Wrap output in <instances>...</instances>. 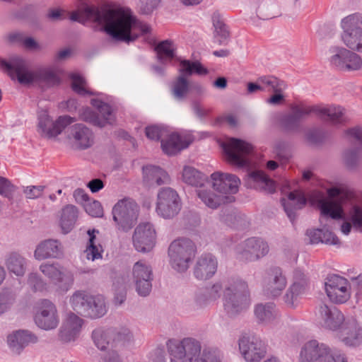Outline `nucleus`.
Wrapping results in <instances>:
<instances>
[{
    "label": "nucleus",
    "mask_w": 362,
    "mask_h": 362,
    "mask_svg": "<svg viewBox=\"0 0 362 362\" xmlns=\"http://www.w3.org/2000/svg\"><path fill=\"white\" fill-rule=\"evenodd\" d=\"M221 295L223 310L230 317L245 313L252 303L248 284L240 277L216 281L203 293L197 296L196 303L199 306H205L220 298Z\"/></svg>",
    "instance_id": "nucleus-1"
},
{
    "label": "nucleus",
    "mask_w": 362,
    "mask_h": 362,
    "mask_svg": "<svg viewBox=\"0 0 362 362\" xmlns=\"http://www.w3.org/2000/svg\"><path fill=\"white\" fill-rule=\"evenodd\" d=\"M1 68L6 70L12 80H17L21 84H45L48 86L59 83V78L55 71L50 68L32 71L25 59L20 57H13L9 60L0 62Z\"/></svg>",
    "instance_id": "nucleus-2"
},
{
    "label": "nucleus",
    "mask_w": 362,
    "mask_h": 362,
    "mask_svg": "<svg viewBox=\"0 0 362 362\" xmlns=\"http://www.w3.org/2000/svg\"><path fill=\"white\" fill-rule=\"evenodd\" d=\"M213 188L220 194L206 189H199L197 195L202 202L209 208L215 209L221 204L230 203L235 200L230 194L238 192L240 180L235 175L214 172L211 175Z\"/></svg>",
    "instance_id": "nucleus-3"
},
{
    "label": "nucleus",
    "mask_w": 362,
    "mask_h": 362,
    "mask_svg": "<svg viewBox=\"0 0 362 362\" xmlns=\"http://www.w3.org/2000/svg\"><path fill=\"white\" fill-rule=\"evenodd\" d=\"M312 112L332 124H339L343 122L344 109L341 106H310L300 103L291 107V112L282 120L283 124L287 129L297 127L300 119Z\"/></svg>",
    "instance_id": "nucleus-4"
},
{
    "label": "nucleus",
    "mask_w": 362,
    "mask_h": 362,
    "mask_svg": "<svg viewBox=\"0 0 362 362\" xmlns=\"http://www.w3.org/2000/svg\"><path fill=\"white\" fill-rule=\"evenodd\" d=\"M226 161L237 168H251L254 165V146L243 139L230 138L222 143Z\"/></svg>",
    "instance_id": "nucleus-5"
},
{
    "label": "nucleus",
    "mask_w": 362,
    "mask_h": 362,
    "mask_svg": "<svg viewBox=\"0 0 362 362\" xmlns=\"http://www.w3.org/2000/svg\"><path fill=\"white\" fill-rule=\"evenodd\" d=\"M196 246L187 238H178L168 247L169 264L177 272H185L189 267L196 253Z\"/></svg>",
    "instance_id": "nucleus-6"
},
{
    "label": "nucleus",
    "mask_w": 362,
    "mask_h": 362,
    "mask_svg": "<svg viewBox=\"0 0 362 362\" xmlns=\"http://www.w3.org/2000/svg\"><path fill=\"white\" fill-rule=\"evenodd\" d=\"M329 64L341 71H356L362 69V58L344 47L332 46L328 50Z\"/></svg>",
    "instance_id": "nucleus-7"
},
{
    "label": "nucleus",
    "mask_w": 362,
    "mask_h": 362,
    "mask_svg": "<svg viewBox=\"0 0 362 362\" xmlns=\"http://www.w3.org/2000/svg\"><path fill=\"white\" fill-rule=\"evenodd\" d=\"M201 349L200 343L192 338L170 340L168 343L170 362H195L201 354Z\"/></svg>",
    "instance_id": "nucleus-8"
},
{
    "label": "nucleus",
    "mask_w": 362,
    "mask_h": 362,
    "mask_svg": "<svg viewBox=\"0 0 362 362\" xmlns=\"http://www.w3.org/2000/svg\"><path fill=\"white\" fill-rule=\"evenodd\" d=\"M179 71L181 75L173 83L172 93L175 99L182 100L186 97L190 89V85L183 74L204 76L208 74V70L199 62H192L189 60H182L180 62Z\"/></svg>",
    "instance_id": "nucleus-9"
},
{
    "label": "nucleus",
    "mask_w": 362,
    "mask_h": 362,
    "mask_svg": "<svg viewBox=\"0 0 362 362\" xmlns=\"http://www.w3.org/2000/svg\"><path fill=\"white\" fill-rule=\"evenodd\" d=\"M39 269L46 278L57 286V290L60 292H67L74 284V276L73 272L64 267L59 262H43L40 265Z\"/></svg>",
    "instance_id": "nucleus-10"
},
{
    "label": "nucleus",
    "mask_w": 362,
    "mask_h": 362,
    "mask_svg": "<svg viewBox=\"0 0 362 362\" xmlns=\"http://www.w3.org/2000/svg\"><path fill=\"white\" fill-rule=\"evenodd\" d=\"M139 207L131 199L119 200L112 209L113 220L118 228L127 231L133 227L139 216Z\"/></svg>",
    "instance_id": "nucleus-11"
},
{
    "label": "nucleus",
    "mask_w": 362,
    "mask_h": 362,
    "mask_svg": "<svg viewBox=\"0 0 362 362\" xmlns=\"http://www.w3.org/2000/svg\"><path fill=\"white\" fill-rule=\"evenodd\" d=\"M269 247L266 241L256 237L249 238L235 247L236 258L242 262H255L266 256Z\"/></svg>",
    "instance_id": "nucleus-12"
},
{
    "label": "nucleus",
    "mask_w": 362,
    "mask_h": 362,
    "mask_svg": "<svg viewBox=\"0 0 362 362\" xmlns=\"http://www.w3.org/2000/svg\"><path fill=\"white\" fill-rule=\"evenodd\" d=\"M74 122V118L67 115L60 116L54 121L47 110H42L37 114V130L43 137L53 138L60 134Z\"/></svg>",
    "instance_id": "nucleus-13"
},
{
    "label": "nucleus",
    "mask_w": 362,
    "mask_h": 362,
    "mask_svg": "<svg viewBox=\"0 0 362 362\" xmlns=\"http://www.w3.org/2000/svg\"><path fill=\"white\" fill-rule=\"evenodd\" d=\"M90 103L98 110L99 115H97L89 107H86L79 112L81 119L100 127L114 123L115 115L107 103L100 98H93Z\"/></svg>",
    "instance_id": "nucleus-14"
},
{
    "label": "nucleus",
    "mask_w": 362,
    "mask_h": 362,
    "mask_svg": "<svg viewBox=\"0 0 362 362\" xmlns=\"http://www.w3.org/2000/svg\"><path fill=\"white\" fill-rule=\"evenodd\" d=\"M181 209L180 198L175 190L170 187L161 188L157 195L156 211L163 218L175 217Z\"/></svg>",
    "instance_id": "nucleus-15"
},
{
    "label": "nucleus",
    "mask_w": 362,
    "mask_h": 362,
    "mask_svg": "<svg viewBox=\"0 0 362 362\" xmlns=\"http://www.w3.org/2000/svg\"><path fill=\"white\" fill-rule=\"evenodd\" d=\"M157 233L154 225L148 221L141 222L134 229L132 243L134 249L141 253H148L156 246Z\"/></svg>",
    "instance_id": "nucleus-16"
},
{
    "label": "nucleus",
    "mask_w": 362,
    "mask_h": 362,
    "mask_svg": "<svg viewBox=\"0 0 362 362\" xmlns=\"http://www.w3.org/2000/svg\"><path fill=\"white\" fill-rule=\"evenodd\" d=\"M132 277L139 296H148L152 288L153 269L144 260L135 262L132 269Z\"/></svg>",
    "instance_id": "nucleus-17"
},
{
    "label": "nucleus",
    "mask_w": 362,
    "mask_h": 362,
    "mask_svg": "<svg viewBox=\"0 0 362 362\" xmlns=\"http://www.w3.org/2000/svg\"><path fill=\"white\" fill-rule=\"evenodd\" d=\"M129 336L128 329L116 332L113 329L99 327L92 332L91 338L97 349L103 352L115 348L117 340L127 339Z\"/></svg>",
    "instance_id": "nucleus-18"
},
{
    "label": "nucleus",
    "mask_w": 362,
    "mask_h": 362,
    "mask_svg": "<svg viewBox=\"0 0 362 362\" xmlns=\"http://www.w3.org/2000/svg\"><path fill=\"white\" fill-rule=\"evenodd\" d=\"M325 289L328 298L335 303H344L351 296L349 282L346 278L337 274L327 276L325 282Z\"/></svg>",
    "instance_id": "nucleus-19"
},
{
    "label": "nucleus",
    "mask_w": 362,
    "mask_h": 362,
    "mask_svg": "<svg viewBox=\"0 0 362 362\" xmlns=\"http://www.w3.org/2000/svg\"><path fill=\"white\" fill-rule=\"evenodd\" d=\"M34 320L42 329L48 331L57 328L59 323V316L56 305L49 300H42L38 303Z\"/></svg>",
    "instance_id": "nucleus-20"
},
{
    "label": "nucleus",
    "mask_w": 362,
    "mask_h": 362,
    "mask_svg": "<svg viewBox=\"0 0 362 362\" xmlns=\"http://www.w3.org/2000/svg\"><path fill=\"white\" fill-rule=\"evenodd\" d=\"M292 281V284L284 296V300L287 306L293 308L298 305V297L305 293L309 288L310 279L304 270L296 268L293 270Z\"/></svg>",
    "instance_id": "nucleus-21"
},
{
    "label": "nucleus",
    "mask_w": 362,
    "mask_h": 362,
    "mask_svg": "<svg viewBox=\"0 0 362 362\" xmlns=\"http://www.w3.org/2000/svg\"><path fill=\"white\" fill-rule=\"evenodd\" d=\"M239 350L247 362H259L267 354L264 341L256 337H243L239 339Z\"/></svg>",
    "instance_id": "nucleus-22"
},
{
    "label": "nucleus",
    "mask_w": 362,
    "mask_h": 362,
    "mask_svg": "<svg viewBox=\"0 0 362 362\" xmlns=\"http://www.w3.org/2000/svg\"><path fill=\"white\" fill-rule=\"evenodd\" d=\"M194 139V137L189 132L178 133L168 129L167 135L161 139V148L165 154L175 155L187 148Z\"/></svg>",
    "instance_id": "nucleus-23"
},
{
    "label": "nucleus",
    "mask_w": 362,
    "mask_h": 362,
    "mask_svg": "<svg viewBox=\"0 0 362 362\" xmlns=\"http://www.w3.org/2000/svg\"><path fill=\"white\" fill-rule=\"evenodd\" d=\"M84 320L74 313H69L62 320L58 337L64 343L76 341L81 333Z\"/></svg>",
    "instance_id": "nucleus-24"
},
{
    "label": "nucleus",
    "mask_w": 362,
    "mask_h": 362,
    "mask_svg": "<svg viewBox=\"0 0 362 362\" xmlns=\"http://www.w3.org/2000/svg\"><path fill=\"white\" fill-rule=\"evenodd\" d=\"M318 323L324 328L334 331L336 333L346 322L343 313L337 308L321 305L316 312Z\"/></svg>",
    "instance_id": "nucleus-25"
},
{
    "label": "nucleus",
    "mask_w": 362,
    "mask_h": 362,
    "mask_svg": "<svg viewBox=\"0 0 362 362\" xmlns=\"http://www.w3.org/2000/svg\"><path fill=\"white\" fill-rule=\"evenodd\" d=\"M329 199L322 200L320 202V209L321 211V223L324 220L329 221V218L338 219L342 218L343 210L341 204L334 199L339 196L340 189L338 188H330L327 190Z\"/></svg>",
    "instance_id": "nucleus-26"
},
{
    "label": "nucleus",
    "mask_w": 362,
    "mask_h": 362,
    "mask_svg": "<svg viewBox=\"0 0 362 362\" xmlns=\"http://www.w3.org/2000/svg\"><path fill=\"white\" fill-rule=\"evenodd\" d=\"M64 256V247L62 243L55 239L41 241L35 247L34 258L42 261L48 259H61Z\"/></svg>",
    "instance_id": "nucleus-27"
},
{
    "label": "nucleus",
    "mask_w": 362,
    "mask_h": 362,
    "mask_svg": "<svg viewBox=\"0 0 362 362\" xmlns=\"http://www.w3.org/2000/svg\"><path fill=\"white\" fill-rule=\"evenodd\" d=\"M329 347L327 344L317 340H308L300 348L299 360L300 362H320Z\"/></svg>",
    "instance_id": "nucleus-28"
},
{
    "label": "nucleus",
    "mask_w": 362,
    "mask_h": 362,
    "mask_svg": "<svg viewBox=\"0 0 362 362\" xmlns=\"http://www.w3.org/2000/svg\"><path fill=\"white\" fill-rule=\"evenodd\" d=\"M336 337L347 346H359L362 344V328L355 321H346Z\"/></svg>",
    "instance_id": "nucleus-29"
},
{
    "label": "nucleus",
    "mask_w": 362,
    "mask_h": 362,
    "mask_svg": "<svg viewBox=\"0 0 362 362\" xmlns=\"http://www.w3.org/2000/svg\"><path fill=\"white\" fill-rule=\"evenodd\" d=\"M218 261L212 254H204L198 257L194 267V275L199 280H207L216 274Z\"/></svg>",
    "instance_id": "nucleus-30"
},
{
    "label": "nucleus",
    "mask_w": 362,
    "mask_h": 362,
    "mask_svg": "<svg viewBox=\"0 0 362 362\" xmlns=\"http://www.w3.org/2000/svg\"><path fill=\"white\" fill-rule=\"evenodd\" d=\"M37 341L38 338L35 334L24 329L14 331L7 336V344L16 354H20L25 347L35 344Z\"/></svg>",
    "instance_id": "nucleus-31"
},
{
    "label": "nucleus",
    "mask_w": 362,
    "mask_h": 362,
    "mask_svg": "<svg viewBox=\"0 0 362 362\" xmlns=\"http://www.w3.org/2000/svg\"><path fill=\"white\" fill-rule=\"evenodd\" d=\"M287 285V280L279 267H274L269 272V279L265 285L266 293L272 297L280 296Z\"/></svg>",
    "instance_id": "nucleus-32"
},
{
    "label": "nucleus",
    "mask_w": 362,
    "mask_h": 362,
    "mask_svg": "<svg viewBox=\"0 0 362 362\" xmlns=\"http://www.w3.org/2000/svg\"><path fill=\"white\" fill-rule=\"evenodd\" d=\"M281 202L288 217L293 221L296 218V211L305 205L306 198L301 191L293 190L282 197Z\"/></svg>",
    "instance_id": "nucleus-33"
},
{
    "label": "nucleus",
    "mask_w": 362,
    "mask_h": 362,
    "mask_svg": "<svg viewBox=\"0 0 362 362\" xmlns=\"http://www.w3.org/2000/svg\"><path fill=\"white\" fill-rule=\"evenodd\" d=\"M247 182L250 187L272 193L276 189L275 182L261 170H252L247 174Z\"/></svg>",
    "instance_id": "nucleus-34"
},
{
    "label": "nucleus",
    "mask_w": 362,
    "mask_h": 362,
    "mask_svg": "<svg viewBox=\"0 0 362 362\" xmlns=\"http://www.w3.org/2000/svg\"><path fill=\"white\" fill-rule=\"evenodd\" d=\"M144 181L149 185H168L170 182L168 173L163 168L155 165H146L143 168Z\"/></svg>",
    "instance_id": "nucleus-35"
},
{
    "label": "nucleus",
    "mask_w": 362,
    "mask_h": 362,
    "mask_svg": "<svg viewBox=\"0 0 362 362\" xmlns=\"http://www.w3.org/2000/svg\"><path fill=\"white\" fill-rule=\"evenodd\" d=\"M4 264L10 274L23 277L27 271L28 260L18 252H11L6 257Z\"/></svg>",
    "instance_id": "nucleus-36"
},
{
    "label": "nucleus",
    "mask_w": 362,
    "mask_h": 362,
    "mask_svg": "<svg viewBox=\"0 0 362 362\" xmlns=\"http://www.w3.org/2000/svg\"><path fill=\"white\" fill-rule=\"evenodd\" d=\"M70 136L81 148H87L93 143V134L84 124H76L70 128Z\"/></svg>",
    "instance_id": "nucleus-37"
},
{
    "label": "nucleus",
    "mask_w": 362,
    "mask_h": 362,
    "mask_svg": "<svg viewBox=\"0 0 362 362\" xmlns=\"http://www.w3.org/2000/svg\"><path fill=\"white\" fill-rule=\"evenodd\" d=\"M254 314L259 323L268 325L278 322V314L273 303H259L255 306Z\"/></svg>",
    "instance_id": "nucleus-38"
},
{
    "label": "nucleus",
    "mask_w": 362,
    "mask_h": 362,
    "mask_svg": "<svg viewBox=\"0 0 362 362\" xmlns=\"http://www.w3.org/2000/svg\"><path fill=\"white\" fill-rule=\"evenodd\" d=\"M307 235L313 244L318 243L334 245L339 244V238L332 231L325 228L309 230L307 231Z\"/></svg>",
    "instance_id": "nucleus-39"
},
{
    "label": "nucleus",
    "mask_w": 362,
    "mask_h": 362,
    "mask_svg": "<svg viewBox=\"0 0 362 362\" xmlns=\"http://www.w3.org/2000/svg\"><path fill=\"white\" fill-rule=\"evenodd\" d=\"M181 178L185 184L195 187H202L206 180V177L203 173L189 165L184 166Z\"/></svg>",
    "instance_id": "nucleus-40"
},
{
    "label": "nucleus",
    "mask_w": 362,
    "mask_h": 362,
    "mask_svg": "<svg viewBox=\"0 0 362 362\" xmlns=\"http://www.w3.org/2000/svg\"><path fill=\"white\" fill-rule=\"evenodd\" d=\"M91 294L84 291H76L70 297L69 303L74 311L86 316Z\"/></svg>",
    "instance_id": "nucleus-41"
},
{
    "label": "nucleus",
    "mask_w": 362,
    "mask_h": 362,
    "mask_svg": "<svg viewBox=\"0 0 362 362\" xmlns=\"http://www.w3.org/2000/svg\"><path fill=\"white\" fill-rule=\"evenodd\" d=\"M98 230L95 229L88 230V241L84 254L88 260L94 261L102 258L103 248L100 244L96 243V234Z\"/></svg>",
    "instance_id": "nucleus-42"
},
{
    "label": "nucleus",
    "mask_w": 362,
    "mask_h": 362,
    "mask_svg": "<svg viewBox=\"0 0 362 362\" xmlns=\"http://www.w3.org/2000/svg\"><path fill=\"white\" fill-rule=\"evenodd\" d=\"M78 218V209L74 205L66 206L62 211L60 226L64 233H69Z\"/></svg>",
    "instance_id": "nucleus-43"
},
{
    "label": "nucleus",
    "mask_w": 362,
    "mask_h": 362,
    "mask_svg": "<svg viewBox=\"0 0 362 362\" xmlns=\"http://www.w3.org/2000/svg\"><path fill=\"white\" fill-rule=\"evenodd\" d=\"M107 313V307L105 298L101 295H91V300H89L86 317L90 318H99Z\"/></svg>",
    "instance_id": "nucleus-44"
},
{
    "label": "nucleus",
    "mask_w": 362,
    "mask_h": 362,
    "mask_svg": "<svg viewBox=\"0 0 362 362\" xmlns=\"http://www.w3.org/2000/svg\"><path fill=\"white\" fill-rule=\"evenodd\" d=\"M158 62L167 64L175 58V45L171 41L165 40L156 47Z\"/></svg>",
    "instance_id": "nucleus-45"
},
{
    "label": "nucleus",
    "mask_w": 362,
    "mask_h": 362,
    "mask_svg": "<svg viewBox=\"0 0 362 362\" xmlns=\"http://www.w3.org/2000/svg\"><path fill=\"white\" fill-rule=\"evenodd\" d=\"M341 39L344 44L350 49L362 52V30L341 33Z\"/></svg>",
    "instance_id": "nucleus-46"
},
{
    "label": "nucleus",
    "mask_w": 362,
    "mask_h": 362,
    "mask_svg": "<svg viewBox=\"0 0 362 362\" xmlns=\"http://www.w3.org/2000/svg\"><path fill=\"white\" fill-rule=\"evenodd\" d=\"M362 15L358 13L349 15L341 21V28L342 33H348L356 31V30H362Z\"/></svg>",
    "instance_id": "nucleus-47"
},
{
    "label": "nucleus",
    "mask_w": 362,
    "mask_h": 362,
    "mask_svg": "<svg viewBox=\"0 0 362 362\" xmlns=\"http://www.w3.org/2000/svg\"><path fill=\"white\" fill-rule=\"evenodd\" d=\"M258 83L262 85V89L272 92H283L286 88V83L272 76H261Z\"/></svg>",
    "instance_id": "nucleus-48"
},
{
    "label": "nucleus",
    "mask_w": 362,
    "mask_h": 362,
    "mask_svg": "<svg viewBox=\"0 0 362 362\" xmlns=\"http://www.w3.org/2000/svg\"><path fill=\"white\" fill-rule=\"evenodd\" d=\"M71 80V88L78 95H86L95 94L89 88L86 81L79 74L72 73L70 74Z\"/></svg>",
    "instance_id": "nucleus-49"
},
{
    "label": "nucleus",
    "mask_w": 362,
    "mask_h": 362,
    "mask_svg": "<svg viewBox=\"0 0 362 362\" xmlns=\"http://www.w3.org/2000/svg\"><path fill=\"white\" fill-rule=\"evenodd\" d=\"M213 25L214 27V37L220 44H225L229 37V31L226 25L218 17H213Z\"/></svg>",
    "instance_id": "nucleus-50"
},
{
    "label": "nucleus",
    "mask_w": 362,
    "mask_h": 362,
    "mask_svg": "<svg viewBox=\"0 0 362 362\" xmlns=\"http://www.w3.org/2000/svg\"><path fill=\"white\" fill-rule=\"evenodd\" d=\"M200 355L197 357L195 362H221L223 354L221 351L214 348L204 349L202 356Z\"/></svg>",
    "instance_id": "nucleus-51"
},
{
    "label": "nucleus",
    "mask_w": 362,
    "mask_h": 362,
    "mask_svg": "<svg viewBox=\"0 0 362 362\" xmlns=\"http://www.w3.org/2000/svg\"><path fill=\"white\" fill-rule=\"evenodd\" d=\"M168 132V129L163 125H150L145 129L146 137L153 141L161 140Z\"/></svg>",
    "instance_id": "nucleus-52"
},
{
    "label": "nucleus",
    "mask_w": 362,
    "mask_h": 362,
    "mask_svg": "<svg viewBox=\"0 0 362 362\" xmlns=\"http://www.w3.org/2000/svg\"><path fill=\"white\" fill-rule=\"evenodd\" d=\"M320 362H349V359L344 352L329 346Z\"/></svg>",
    "instance_id": "nucleus-53"
},
{
    "label": "nucleus",
    "mask_w": 362,
    "mask_h": 362,
    "mask_svg": "<svg viewBox=\"0 0 362 362\" xmlns=\"http://www.w3.org/2000/svg\"><path fill=\"white\" fill-rule=\"evenodd\" d=\"M28 284L35 291H43L47 286L45 281L36 272H31L28 276Z\"/></svg>",
    "instance_id": "nucleus-54"
},
{
    "label": "nucleus",
    "mask_w": 362,
    "mask_h": 362,
    "mask_svg": "<svg viewBox=\"0 0 362 362\" xmlns=\"http://www.w3.org/2000/svg\"><path fill=\"white\" fill-rule=\"evenodd\" d=\"M16 187L11 182L3 177H0V194L8 198V199H13V192Z\"/></svg>",
    "instance_id": "nucleus-55"
},
{
    "label": "nucleus",
    "mask_w": 362,
    "mask_h": 362,
    "mask_svg": "<svg viewBox=\"0 0 362 362\" xmlns=\"http://www.w3.org/2000/svg\"><path fill=\"white\" fill-rule=\"evenodd\" d=\"M85 209L90 216L93 217H101L103 215V206L98 201L88 202L86 204Z\"/></svg>",
    "instance_id": "nucleus-56"
},
{
    "label": "nucleus",
    "mask_w": 362,
    "mask_h": 362,
    "mask_svg": "<svg viewBox=\"0 0 362 362\" xmlns=\"http://www.w3.org/2000/svg\"><path fill=\"white\" fill-rule=\"evenodd\" d=\"M16 296L10 291H3L0 293V305L4 312L8 310L15 302Z\"/></svg>",
    "instance_id": "nucleus-57"
},
{
    "label": "nucleus",
    "mask_w": 362,
    "mask_h": 362,
    "mask_svg": "<svg viewBox=\"0 0 362 362\" xmlns=\"http://www.w3.org/2000/svg\"><path fill=\"white\" fill-rule=\"evenodd\" d=\"M99 362H122V360L116 350L113 349L103 351L100 354Z\"/></svg>",
    "instance_id": "nucleus-58"
},
{
    "label": "nucleus",
    "mask_w": 362,
    "mask_h": 362,
    "mask_svg": "<svg viewBox=\"0 0 362 362\" xmlns=\"http://www.w3.org/2000/svg\"><path fill=\"white\" fill-rule=\"evenodd\" d=\"M45 189V186L37 185V186H28L24 188L23 192L25 195V197L28 199H37L41 197Z\"/></svg>",
    "instance_id": "nucleus-59"
},
{
    "label": "nucleus",
    "mask_w": 362,
    "mask_h": 362,
    "mask_svg": "<svg viewBox=\"0 0 362 362\" xmlns=\"http://www.w3.org/2000/svg\"><path fill=\"white\" fill-rule=\"evenodd\" d=\"M349 216L356 227L362 228V207L354 206L350 211Z\"/></svg>",
    "instance_id": "nucleus-60"
},
{
    "label": "nucleus",
    "mask_w": 362,
    "mask_h": 362,
    "mask_svg": "<svg viewBox=\"0 0 362 362\" xmlns=\"http://www.w3.org/2000/svg\"><path fill=\"white\" fill-rule=\"evenodd\" d=\"M242 219V216L235 213H231L226 216L223 217V221L232 227H237L238 222Z\"/></svg>",
    "instance_id": "nucleus-61"
},
{
    "label": "nucleus",
    "mask_w": 362,
    "mask_h": 362,
    "mask_svg": "<svg viewBox=\"0 0 362 362\" xmlns=\"http://www.w3.org/2000/svg\"><path fill=\"white\" fill-rule=\"evenodd\" d=\"M344 162L349 168L355 166L357 162V156L356 153L353 151H348L344 154Z\"/></svg>",
    "instance_id": "nucleus-62"
},
{
    "label": "nucleus",
    "mask_w": 362,
    "mask_h": 362,
    "mask_svg": "<svg viewBox=\"0 0 362 362\" xmlns=\"http://www.w3.org/2000/svg\"><path fill=\"white\" fill-rule=\"evenodd\" d=\"M47 17L52 21H57L64 18V11L59 8H53L49 11Z\"/></svg>",
    "instance_id": "nucleus-63"
},
{
    "label": "nucleus",
    "mask_w": 362,
    "mask_h": 362,
    "mask_svg": "<svg viewBox=\"0 0 362 362\" xmlns=\"http://www.w3.org/2000/svg\"><path fill=\"white\" fill-rule=\"evenodd\" d=\"M88 187L92 192H97L103 187V183L99 179H95L88 182Z\"/></svg>",
    "instance_id": "nucleus-64"
}]
</instances>
